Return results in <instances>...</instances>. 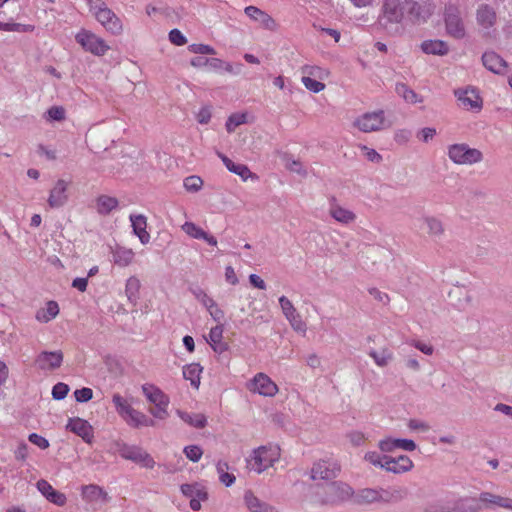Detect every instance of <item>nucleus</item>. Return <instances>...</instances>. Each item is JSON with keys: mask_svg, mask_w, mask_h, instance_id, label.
Segmentation results:
<instances>
[{"mask_svg": "<svg viewBox=\"0 0 512 512\" xmlns=\"http://www.w3.org/2000/svg\"><path fill=\"white\" fill-rule=\"evenodd\" d=\"M280 448L275 445L260 446L253 450L251 457L247 460L250 470L260 474L272 467L280 459Z\"/></svg>", "mask_w": 512, "mask_h": 512, "instance_id": "nucleus-1", "label": "nucleus"}, {"mask_svg": "<svg viewBox=\"0 0 512 512\" xmlns=\"http://www.w3.org/2000/svg\"><path fill=\"white\" fill-rule=\"evenodd\" d=\"M316 494L321 504L336 505L350 499L353 490L348 484L335 481L318 487Z\"/></svg>", "mask_w": 512, "mask_h": 512, "instance_id": "nucleus-2", "label": "nucleus"}, {"mask_svg": "<svg viewBox=\"0 0 512 512\" xmlns=\"http://www.w3.org/2000/svg\"><path fill=\"white\" fill-rule=\"evenodd\" d=\"M142 392L147 400L154 405L149 412L157 419H165L168 416L169 397L154 384H143Z\"/></svg>", "mask_w": 512, "mask_h": 512, "instance_id": "nucleus-3", "label": "nucleus"}, {"mask_svg": "<svg viewBox=\"0 0 512 512\" xmlns=\"http://www.w3.org/2000/svg\"><path fill=\"white\" fill-rule=\"evenodd\" d=\"M449 159L458 165H472L483 160V153L465 143L453 144L448 147Z\"/></svg>", "mask_w": 512, "mask_h": 512, "instance_id": "nucleus-4", "label": "nucleus"}, {"mask_svg": "<svg viewBox=\"0 0 512 512\" xmlns=\"http://www.w3.org/2000/svg\"><path fill=\"white\" fill-rule=\"evenodd\" d=\"M76 42L85 52H89L95 56H103L110 49L105 40L90 30L82 28L75 35Z\"/></svg>", "mask_w": 512, "mask_h": 512, "instance_id": "nucleus-5", "label": "nucleus"}, {"mask_svg": "<svg viewBox=\"0 0 512 512\" xmlns=\"http://www.w3.org/2000/svg\"><path fill=\"white\" fill-rule=\"evenodd\" d=\"M353 126L364 133H370L384 129L385 113L383 110L366 112L354 120Z\"/></svg>", "mask_w": 512, "mask_h": 512, "instance_id": "nucleus-6", "label": "nucleus"}, {"mask_svg": "<svg viewBox=\"0 0 512 512\" xmlns=\"http://www.w3.org/2000/svg\"><path fill=\"white\" fill-rule=\"evenodd\" d=\"M119 454L122 458L133 461L144 468L152 469L155 466L153 457L141 447L123 444L119 448Z\"/></svg>", "mask_w": 512, "mask_h": 512, "instance_id": "nucleus-7", "label": "nucleus"}, {"mask_svg": "<svg viewBox=\"0 0 512 512\" xmlns=\"http://www.w3.org/2000/svg\"><path fill=\"white\" fill-rule=\"evenodd\" d=\"M445 25L450 36L456 39L464 38L466 34L465 26L456 6L449 5L445 8Z\"/></svg>", "mask_w": 512, "mask_h": 512, "instance_id": "nucleus-8", "label": "nucleus"}, {"mask_svg": "<svg viewBox=\"0 0 512 512\" xmlns=\"http://www.w3.org/2000/svg\"><path fill=\"white\" fill-rule=\"evenodd\" d=\"M404 18V10L400 0H384L381 24L387 28L388 24H399Z\"/></svg>", "mask_w": 512, "mask_h": 512, "instance_id": "nucleus-9", "label": "nucleus"}, {"mask_svg": "<svg viewBox=\"0 0 512 512\" xmlns=\"http://www.w3.org/2000/svg\"><path fill=\"white\" fill-rule=\"evenodd\" d=\"M454 94L462 108L473 112H479L482 109V98L475 89H458L454 91Z\"/></svg>", "mask_w": 512, "mask_h": 512, "instance_id": "nucleus-10", "label": "nucleus"}, {"mask_svg": "<svg viewBox=\"0 0 512 512\" xmlns=\"http://www.w3.org/2000/svg\"><path fill=\"white\" fill-rule=\"evenodd\" d=\"M251 392L262 396L273 397L278 392V386L264 373H258L254 376L248 385Z\"/></svg>", "mask_w": 512, "mask_h": 512, "instance_id": "nucleus-11", "label": "nucleus"}, {"mask_svg": "<svg viewBox=\"0 0 512 512\" xmlns=\"http://www.w3.org/2000/svg\"><path fill=\"white\" fill-rule=\"evenodd\" d=\"M340 471V466L333 461L320 460L313 464L310 478L316 480H331L335 478Z\"/></svg>", "mask_w": 512, "mask_h": 512, "instance_id": "nucleus-12", "label": "nucleus"}, {"mask_svg": "<svg viewBox=\"0 0 512 512\" xmlns=\"http://www.w3.org/2000/svg\"><path fill=\"white\" fill-rule=\"evenodd\" d=\"M419 221L421 230H423L430 239L439 240L444 236L445 225L439 217L423 215Z\"/></svg>", "mask_w": 512, "mask_h": 512, "instance_id": "nucleus-13", "label": "nucleus"}, {"mask_svg": "<svg viewBox=\"0 0 512 512\" xmlns=\"http://www.w3.org/2000/svg\"><path fill=\"white\" fill-rule=\"evenodd\" d=\"M95 19L113 35H120L123 32L121 19L108 7L96 14Z\"/></svg>", "mask_w": 512, "mask_h": 512, "instance_id": "nucleus-14", "label": "nucleus"}, {"mask_svg": "<svg viewBox=\"0 0 512 512\" xmlns=\"http://www.w3.org/2000/svg\"><path fill=\"white\" fill-rule=\"evenodd\" d=\"M63 353L61 351H43L35 359V365L40 370H55L62 365Z\"/></svg>", "mask_w": 512, "mask_h": 512, "instance_id": "nucleus-15", "label": "nucleus"}, {"mask_svg": "<svg viewBox=\"0 0 512 512\" xmlns=\"http://www.w3.org/2000/svg\"><path fill=\"white\" fill-rule=\"evenodd\" d=\"M413 467V461L406 455H400L398 457L387 456L386 461L382 465L383 469L394 474L408 472L412 470Z\"/></svg>", "mask_w": 512, "mask_h": 512, "instance_id": "nucleus-16", "label": "nucleus"}, {"mask_svg": "<svg viewBox=\"0 0 512 512\" xmlns=\"http://www.w3.org/2000/svg\"><path fill=\"white\" fill-rule=\"evenodd\" d=\"M478 500L482 509H489L493 506L502 507L505 509L512 510V499L507 497H502L500 495H495L490 492H481L478 496Z\"/></svg>", "mask_w": 512, "mask_h": 512, "instance_id": "nucleus-17", "label": "nucleus"}, {"mask_svg": "<svg viewBox=\"0 0 512 512\" xmlns=\"http://www.w3.org/2000/svg\"><path fill=\"white\" fill-rule=\"evenodd\" d=\"M67 187L68 184L65 180L60 179L56 182L48 198V204L51 208H60L65 205L68 200Z\"/></svg>", "mask_w": 512, "mask_h": 512, "instance_id": "nucleus-18", "label": "nucleus"}, {"mask_svg": "<svg viewBox=\"0 0 512 512\" xmlns=\"http://www.w3.org/2000/svg\"><path fill=\"white\" fill-rule=\"evenodd\" d=\"M408 496V489L404 486H389L380 488V503L393 504L404 500Z\"/></svg>", "mask_w": 512, "mask_h": 512, "instance_id": "nucleus-19", "label": "nucleus"}, {"mask_svg": "<svg viewBox=\"0 0 512 512\" xmlns=\"http://www.w3.org/2000/svg\"><path fill=\"white\" fill-rule=\"evenodd\" d=\"M67 429L80 436L86 443H91L93 439L92 426L81 418H70Z\"/></svg>", "mask_w": 512, "mask_h": 512, "instance_id": "nucleus-20", "label": "nucleus"}, {"mask_svg": "<svg viewBox=\"0 0 512 512\" xmlns=\"http://www.w3.org/2000/svg\"><path fill=\"white\" fill-rule=\"evenodd\" d=\"M482 62L485 68L495 74H505L508 65L506 61L493 51L485 52L482 56Z\"/></svg>", "mask_w": 512, "mask_h": 512, "instance_id": "nucleus-21", "label": "nucleus"}, {"mask_svg": "<svg viewBox=\"0 0 512 512\" xmlns=\"http://www.w3.org/2000/svg\"><path fill=\"white\" fill-rule=\"evenodd\" d=\"M245 14L252 20L261 24L264 28L273 30L276 26L274 19L266 12L262 11L255 6H247L245 8Z\"/></svg>", "mask_w": 512, "mask_h": 512, "instance_id": "nucleus-22", "label": "nucleus"}, {"mask_svg": "<svg viewBox=\"0 0 512 512\" xmlns=\"http://www.w3.org/2000/svg\"><path fill=\"white\" fill-rule=\"evenodd\" d=\"M130 221L132 224L133 232L139 238L142 244H147L150 241V234L147 232V219L144 215L138 214L130 215Z\"/></svg>", "mask_w": 512, "mask_h": 512, "instance_id": "nucleus-23", "label": "nucleus"}, {"mask_svg": "<svg viewBox=\"0 0 512 512\" xmlns=\"http://www.w3.org/2000/svg\"><path fill=\"white\" fill-rule=\"evenodd\" d=\"M182 230L190 237L194 239H203L211 246L217 245V239L205 232L201 227L197 226L193 222H185L182 225Z\"/></svg>", "mask_w": 512, "mask_h": 512, "instance_id": "nucleus-24", "label": "nucleus"}, {"mask_svg": "<svg viewBox=\"0 0 512 512\" xmlns=\"http://www.w3.org/2000/svg\"><path fill=\"white\" fill-rule=\"evenodd\" d=\"M477 23L484 29L491 28L496 23V12L487 4L478 7L476 13Z\"/></svg>", "mask_w": 512, "mask_h": 512, "instance_id": "nucleus-25", "label": "nucleus"}, {"mask_svg": "<svg viewBox=\"0 0 512 512\" xmlns=\"http://www.w3.org/2000/svg\"><path fill=\"white\" fill-rule=\"evenodd\" d=\"M223 325H217L211 328L207 342L216 353H223L228 349L227 343L223 341Z\"/></svg>", "mask_w": 512, "mask_h": 512, "instance_id": "nucleus-26", "label": "nucleus"}, {"mask_svg": "<svg viewBox=\"0 0 512 512\" xmlns=\"http://www.w3.org/2000/svg\"><path fill=\"white\" fill-rule=\"evenodd\" d=\"M244 501L250 512H278L273 506L258 499L250 490L245 492Z\"/></svg>", "mask_w": 512, "mask_h": 512, "instance_id": "nucleus-27", "label": "nucleus"}, {"mask_svg": "<svg viewBox=\"0 0 512 512\" xmlns=\"http://www.w3.org/2000/svg\"><path fill=\"white\" fill-rule=\"evenodd\" d=\"M123 419L134 428L154 426V421L151 418L134 408H131Z\"/></svg>", "mask_w": 512, "mask_h": 512, "instance_id": "nucleus-28", "label": "nucleus"}, {"mask_svg": "<svg viewBox=\"0 0 512 512\" xmlns=\"http://www.w3.org/2000/svg\"><path fill=\"white\" fill-rule=\"evenodd\" d=\"M330 216L341 224L348 225L355 221L356 215L353 211L348 210L336 203H332L329 208Z\"/></svg>", "mask_w": 512, "mask_h": 512, "instance_id": "nucleus-29", "label": "nucleus"}, {"mask_svg": "<svg viewBox=\"0 0 512 512\" xmlns=\"http://www.w3.org/2000/svg\"><path fill=\"white\" fill-rule=\"evenodd\" d=\"M354 502L358 505L380 503V488H364L359 490L354 496Z\"/></svg>", "mask_w": 512, "mask_h": 512, "instance_id": "nucleus-30", "label": "nucleus"}, {"mask_svg": "<svg viewBox=\"0 0 512 512\" xmlns=\"http://www.w3.org/2000/svg\"><path fill=\"white\" fill-rule=\"evenodd\" d=\"M113 261L116 265L126 267L130 265L135 257L132 249L117 245L112 250Z\"/></svg>", "mask_w": 512, "mask_h": 512, "instance_id": "nucleus-31", "label": "nucleus"}, {"mask_svg": "<svg viewBox=\"0 0 512 512\" xmlns=\"http://www.w3.org/2000/svg\"><path fill=\"white\" fill-rule=\"evenodd\" d=\"M218 156L230 172L240 176L243 180H247L252 176L250 169L246 165L234 163L230 158L220 152H218Z\"/></svg>", "mask_w": 512, "mask_h": 512, "instance_id": "nucleus-32", "label": "nucleus"}, {"mask_svg": "<svg viewBox=\"0 0 512 512\" xmlns=\"http://www.w3.org/2000/svg\"><path fill=\"white\" fill-rule=\"evenodd\" d=\"M421 49L426 54L446 55L449 51L448 45L442 40H426L421 44Z\"/></svg>", "mask_w": 512, "mask_h": 512, "instance_id": "nucleus-33", "label": "nucleus"}, {"mask_svg": "<svg viewBox=\"0 0 512 512\" xmlns=\"http://www.w3.org/2000/svg\"><path fill=\"white\" fill-rule=\"evenodd\" d=\"M481 510V505L478 498L475 497H465L458 500L451 512H479Z\"/></svg>", "mask_w": 512, "mask_h": 512, "instance_id": "nucleus-34", "label": "nucleus"}, {"mask_svg": "<svg viewBox=\"0 0 512 512\" xmlns=\"http://www.w3.org/2000/svg\"><path fill=\"white\" fill-rule=\"evenodd\" d=\"M395 92L409 104H417L423 101L422 97L405 83H397Z\"/></svg>", "mask_w": 512, "mask_h": 512, "instance_id": "nucleus-35", "label": "nucleus"}, {"mask_svg": "<svg viewBox=\"0 0 512 512\" xmlns=\"http://www.w3.org/2000/svg\"><path fill=\"white\" fill-rule=\"evenodd\" d=\"M178 416L188 425L201 429L207 424V418L201 413H188L181 410H177Z\"/></svg>", "mask_w": 512, "mask_h": 512, "instance_id": "nucleus-36", "label": "nucleus"}, {"mask_svg": "<svg viewBox=\"0 0 512 512\" xmlns=\"http://www.w3.org/2000/svg\"><path fill=\"white\" fill-rule=\"evenodd\" d=\"M59 313L58 303L55 301H49L45 308L39 309L36 312V319L39 322L47 323L54 319Z\"/></svg>", "mask_w": 512, "mask_h": 512, "instance_id": "nucleus-37", "label": "nucleus"}, {"mask_svg": "<svg viewBox=\"0 0 512 512\" xmlns=\"http://www.w3.org/2000/svg\"><path fill=\"white\" fill-rule=\"evenodd\" d=\"M202 367L198 363H192L184 366L183 377L190 381L194 388H198L200 385Z\"/></svg>", "mask_w": 512, "mask_h": 512, "instance_id": "nucleus-38", "label": "nucleus"}, {"mask_svg": "<svg viewBox=\"0 0 512 512\" xmlns=\"http://www.w3.org/2000/svg\"><path fill=\"white\" fill-rule=\"evenodd\" d=\"M118 200L108 195H100L96 199V209L99 214L106 215L117 208Z\"/></svg>", "mask_w": 512, "mask_h": 512, "instance_id": "nucleus-39", "label": "nucleus"}, {"mask_svg": "<svg viewBox=\"0 0 512 512\" xmlns=\"http://www.w3.org/2000/svg\"><path fill=\"white\" fill-rule=\"evenodd\" d=\"M140 287L141 284L137 277L131 276L127 279L125 285V294L128 298V301L133 305H136L139 299Z\"/></svg>", "mask_w": 512, "mask_h": 512, "instance_id": "nucleus-40", "label": "nucleus"}, {"mask_svg": "<svg viewBox=\"0 0 512 512\" xmlns=\"http://www.w3.org/2000/svg\"><path fill=\"white\" fill-rule=\"evenodd\" d=\"M181 492L191 499L196 498L205 501L208 497L207 492L199 484H183L181 485Z\"/></svg>", "mask_w": 512, "mask_h": 512, "instance_id": "nucleus-41", "label": "nucleus"}, {"mask_svg": "<svg viewBox=\"0 0 512 512\" xmlns=\"http://www.w3.org/2000/svg\"><path fill=\"white\" fill-rule=\"evenodd\" d=\"M368 354L379 367L387 366L393 359V353L388 348H384L380 352L370 350Z\"/></svg>", "mask_w": 512, "mask_h": 512, "instance_id": "nucleus-42", "label": "nucleus"}, {"mask_svg": "<svg viewBox=\"0 0 512 512\" xmlns=\"http://www.w3.org/2000/svg\"><path fill=\"white\" fill-rule=\"evenodd\" d=\"M83 496L92 501L103 498L104 501L108 500V494L97 485H87L83 487Z\"/></svg>", "mask_w": 512, "mask_h": 512, "instance_id": "nucleus-43", "label": "nucleus"}, {"mask_svg": "<svg viewBox=\"0 0 512 512\" xmlns=\"http://www.w3.org/2000/svg\"><path fill=\"white\" fill-rule=\"evenodd\" d=\"M404 15H408L412 19H418L421 16V6L414 0H404L402 2Z\"/></svg>", "mask_w": 512, "mask_h": 512, "instance_id": "nucleus-44", "label": "nucleus"}, {"mask_svg": "<svg viewBox=\"0 0 512 512\" xmlns=\"http://www.w3.org/2000/svg\"><path fill=\"white\" fill-rule=\"evenodd\" d=\"M112 402L115 406L116 412L124 418L126 414L133 408L125 398H123L120 394L116 393L112 397Z\"/></svg>", "mask_w": 512, "mask_h": 512, "instance_id": "nucleus-45", "label": "nucleus"}, {"mask_svg": "<svg viewBox=\"0 0 512 512\" xmlns=\"http://www.w3.org/2000/svg\"><path fill=\"white\" fill-rule=\"evenodd\" d=\"M246 118L247 116L244 113H234L230 115L225 124L227 132H234L238 126L246 123Z\"/></svg>", "mask_w": 512, "mask_h": 512, "instance_id": "nucleus-46", "label": "nucleus"}, {"mask_svg": "<svg viewBox=\"0 0 512 512\" xmlns=\"http://www.w3.org/2000/svg\"><path fill=\"white\" fill-rule=\"evenodd\" d=\"M183 185L187 191L197 192L202 188L203 180L199 176L192 175L184 179Z\"/></svg>", "mask_w": 512, "mask_h": 512, "instance_id": "nucleus-47", "label": "nucleus"}, {"mask_svg": "<svg viewBox=\"0 0 512 512\" xmlns=\"http://www.w3.org/2000/svg\"><path fill=\"white\" fill-rule=\"evenodd\" d=\"M279 304L286 319L298 313L292 302L286 296L279 298Z\"/></svg>", "mask_w": 512, "mask_h": 512, "instance_id": "nucleus-48", "label": "nucleus"}, {"mask_svg": "<svg viewBox=\"0 0 512 512\" xmlns=\"http://www.w3.org/2000/svg\"><path fill=\"white\" fill-rule=\"evenodd\" d=\"M302 83L305 86L306 89L318 93L325 89V84L317 81L309 76H303L302 77Z\"/></svg>", "mask_w": 512, "mask_h": 512, "instance_id": "nucleus-49", "label": "nucleus"}, {"mask_svg": "<svg viewBox=\"0 0 512 512\" xmlns=\"http://www.w3.org/2000/svg\"><path fill=\"white\" fill-rule=\"evenodd\" d=\"M192 294L205 308L213 305L214 300L203 289H193Z\"/></svg>", "mask_w": 512, "mask_h": 512, "instance_id": "nucleus-50", "label": "nucleus"}, {"mask_svg": "<svg viewBox=\"0 0 512 512\" xmlns=\"http://www.w3.org/2000/svg\"><path fill=\"white\" fill-rule=\"evenodd\" d=\"M364 459L374 466H379L382 468V465L387 459V455H381L375 451H369L365 454Z\"/></svg>", "mask_w": 512, "mask_h": 512, "instance_id": "nucleus-51", "label": "nucleus"}, {"mask_svg": "<svg viewBox=\"0 0 512 512\" xmlns=\"http://www.w3.org/2000/svg\"><path fill=\"white\" fill-rule=\"evenodd\" d=\"M184 454L192 462H198L202 457L203 451L197 445H190L184 448Z\"/></svg>", "mask_w": 512, "mask_h": 512, "instance_id": "nucleus-52", "label": "nucleus"}, {"mask_svg": "<svg viewBox=\"0 0 512 512\" xmlns=\"http://www.w3.org/2000/svg\"><path fill=\"white\" fill-rule=\"evenodd\" d=\"M69 392V386L65 383L59 382L53 386L52 396L55 400L64 399Z\"/></svg>", "mask_w": 512, "mask_h": 512, "instance_id": "nucleus-53", "label": "nucleus"}, {"mask_svg": "<svg viewBox=\"0 0 512 512\" xmlns=\"http://www.w3.org/2000/svg\"><path fill=\"white\" fill-rule=\"evenodd\" d=\"M0 30L1 31H8V32H11V31L25 32V31H30L31 29H30L29 26H26L24 24H20V23H5V22L0 21Z\"/></svg>", "mask_w": 512, "mask_h": 512, "instance_id": "nucleus-54", "label": "nucleus"}, {"mask_svg": "<svg viewBox=\"0 0 512 512\" xmlns=\"http://www.w3.org/2000/svg\"><path fill=\"white\" fill-rule=\"evenodd\" d=\"M48 118L54 121H61L65 118V109L61 106H52L47 111Z\"/></svg>", "mask_w": 512, "mask_h": 512, "instance_id": "nucleus-55", "label": "nucleus"}, {"mask_svg": "<svg viewBox=\"0 0 512 512\" xmlns=\"http://www.w3.org/2000/svg\"><path fill=\"white\" fill-rule=\"evenodd\" d=\"M189 50L201 55L215 54L214 48L206 44H192L189 46Z\"/></svg>", "mask_w": 512, "mask_h": 512, "instance_id": "nucleus-56", "label": "nucleus"}, {"mask_svg": "<svg viewBox=\"0 0 512 512\" xmlns=\"http://www.w3.org/2000/svg\"><path fill=\"white\" fill-rule=\"evenodd\" d=\"M74 396H75L76 401H78V402H82V403L87 402L92 399L93 391L90 388L84 387L81 389H77L74 392Z\"/></svg>", "mask_w": 512, "mask_h": 512, "instance_id": "nucleus-57", "label": "nucleus"}, {"mask_svg": "<svg viewBox=\"0 0 512 512\" xmlns=\"http://www.w3.org/2000/svg\"><path fill=\"white\" fill-rule=\"evenodd\" d=\"M169 40L172 44L177 46H182L187 42L186 37L178 29H173L170 31Z\"/></svg>", "mask_w": 512, "mask_h": 512, "instance_id": "nucleus-58", "label": "nucleus"}, {"mask_svg": "<svg viewBox=\"0 0 512 512\" xmlns=\"http://www.w3.org/2000/svg\"><path fill=\"white\" fill-rule=\"evenodd\" d=\"M288 322L290 323L291 327L298 332H305L306 331V325L302 321L301 316L299 313L296 315L289 317Z\"/></svg>", "mask_w": 512, "mask_h": 512, "instance_id": "nucleus-59", "label": "nucleus"}, {"mask_svg": "<svg viewBox=\"0 0 512 512\" xmlns=\"http://www.w3.org/2000/svg\"><path fill=\"white\" fill-rule=\"evenodd\" d=\"M378 447L382 452H392L397 449V439H383L378 443Z\"/></svg>", "mask_w": 512, "mask_h": 512, "instance_id": "nucleus-60", "label": "nucleus"}, {"mask_svg": "<svg viewBox=\"0 0 512 512\" xmlns=\"http://www.w3.org/2000/svg\"><path fill=\"white\" fill-rule=\"evenodd\" d=\"M90 8V12L96 16V14L100 13L104 10L107 5L103 0H85Z\"/></svg>", "mask_w": 512, "mask_h": 512, "instance_id": "nucleus-61", "label": "nucleus"}, {"mask_svg": "<svg viewBox=\"0 0 512 512\" xmlns=\"http://www.w3.org/2000/svg\"><path fill=\"white\" fill-rule=\"evenodd\" d=\"M210 316L216 321L221 322L224 319V311L214 301L213 305L206 308Z\"/></svg>", "mask_w": 512, "mask_h": 512, "instance_id": "nucleus-62", "label": "nucleus"}, {"mask_svg": "<svg viewBox=\"0 0 512 512\" xmlns=\"http://www.w3.org/2000/svg\"><path fill=\"white\" fill-rule=\"evenodd\" d=\"M350 443L353 446H360L365 442V435L360 431H352L347 435Z\"/></svg>", "mask_w": 512, "mask_h": 512, "instance_id": "nucleus-63", "label": "nucleus"}, {"mask_svg": "<svg viewBox=\"0 0 512 512\" xmlns=\"http://www.w3.org/2000/svg\"><path fill=\"white\" fill-rule=\"evenodd\" d=\"M29 441L34 445L38 446L41 449H46L49 447V442L46 438L38 435L36 433H32L28 437Z\"/></svg>", "mask_w": 512, "mask_h": 512, "instance_id": "nucleus-64", "label": "nucleus"}]
</instances>
